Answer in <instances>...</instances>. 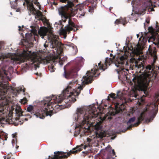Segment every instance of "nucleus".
Masks as SVG:
<instances>
[{"label": "nucleus", "instance_id": "nucleus-20", "mask_svg": "<svg viewBox=\"0 0 159 159\" xmlns=\"http://www.w3.org/2000/svg\"><path fill=\"white\" fill-rule=\"evenodd\" d=\"M67 45L70 47V49H73V50H74L75 53H76L77 52V50L75 46L73 44H67Z\"/></svg>", "mask_w": 159, "mask_h": 159}, {"label": "nucleus", "instance_id": "nucleus-61", "mask_svg": "<svg viewBox=\"0 0 159 159\" xmlns=\"http://www.w3.org/2000/svg\"><path fill=\"white\" fill-rule=\"evenodd\" d=\"M27 33H25L26 35H27Z\"/></svg>", "mask_w": 159, "mask_h": 159}, {"label": "nucleus", "instance_id": "nucleus-44", "mask_svg": "<svg viewBox=\"0 0 159 159\" xmlns=\"http://www.w3.org/2000/svg\"><path fill=\"white\" fill-rule=\"evenodd\" d=\"M17 1V0H15V1H14V3L16 4V5H15L14 6V7H15V6H16V3L15 2H16Z\"/></svg>", "mask_w": 159, "mask_h": 159}, {"label": "nucleus", "instance_id": "nucleus-57", "mask_svg": "<svg viewBox=\"0 0 159 159\" xmlns=\"http://www.w3.org/2000/svg\"><path fill=\"white\" fill-rule=\"evenodd\" d=\"M123 25H125V23H123Z\"/></svg>", "mask_w": 159, "mask_h": 159}, {"label": "nucleus", "instance_id": "nucleus-47", "mask_svg": "<svg viewBox=\"0 0 159 159\" xmlns=\"http://www.w3.org/2000/svg\"><path fill=\"white\" fill-rule=\"evenodd\" d=\"M136 36H137V38H139V34H136Z\"/></svg>", "mask_w": 159, "mask_h": 159}, {"label": "nucleus", "instance_id": "nucleus-55", "mask_svg": "<svg viewBox=\"0 0 159 159\" xmlns=\"http://www.w3.org/2000/svg\"><path fill=\"white\" fill-rule=\"evenodd\" d=\"M115 66L117 67H119V66L117 65H115Z\"/></svg>", "mask_w": 159, "mask_h": 159}, {"label": "nucleus", "instance_id": "nucleus-3", "mask_svg": "<svg viewBox=\"0 0 159 159\" xmlns=\"http://www.w3.org/2000/svg\"><path fill=\"white\" fill-rule=\"evenodd\" d=\"M95 109L94 104L89 105L87 111L84 107H78L76 113L73 116V120L78 123L84 125L88 122L91 118H96L97 116V112L95 111Z\"/></svg>", "mask_w": 159, "mask_h": 159}, {"label": "nucleus", "instance_id": "nucleus-23", "mask_svg": "<svg viewBox=\"0 0 159 159\" xmlns=\"http://www.w3.org/2000/svg\"><path fill=\"white\" fill-rule=\"evenodd\" d=\"M12 114L13 113L11 111H9L8 114V119L9 120H11L12 121L13 120L15 119H15V118H12Z\"/></svg>", "mask_w": 159, "mask_h": 159}, {"label": "nucleus", "instance_id": "nucleus-28", "mask_svg": "<svg viewBox=\"0 0 159 159\" xmlns=\"http://www.w3.org/2000/svg\"><path fill=\"white\" fill-rule=\"evenodd\" d=\"M27 100L26 98H24L23 99H21L20 102L23 104H25L27 102Z\"/></svg>", "mask_w": 159, "mask_h": 159}, {"label": "nucleus", "instance_id": "nucleus-2", "mask_svg": "<svg viewBox=\"0 0 159 159\" xmlns=\"http://www.w3.org/2000/svg\"><path fill=\"white\" fill-rule=\"evenodd\" d=\"M30 27V29H29V30L34 34L36 33L37 30H38V34L42 39H43L44 36H46L47 33L49 32V34L48 35V37L49 40V47L51 48H54L58 54L61 53L62 47L61 43L57 39V36L54 35L51 30L49 31L46 27L39 29V27L36 24L31 25Z\"/></svg>", "mask_w": 159, "mask_h": 159}, {"label": "nucleus", "instance_id": "nucleus-52", "mask_svg": "<svg viewBox=\"0 0 159 159\" xmlns=\"http://www.w3.org/2000/svg\"><path fill=\"white\" fill-rule=\"evenodd\" d=\"M25 64H26V65L27 66H28L29 65V64L27 63H25Z\"/></svg>", "mask_w": 159, "mask_h": 159}, {"label": "nucleus", "instance_id": "nucleus-41", "mask_svg": "<svg viewBox=\"0 0 159 159\" xmlns=\"http://www.w3.org/2000/svg\"><path fill=\"white\" fill-rule=\"evenodd\" d=\"M26 116H29V118H31V116H30L29 114H26Z\"/></svg>", "mask_w": 159, "mask_h": 159}, {"label": "nucleus", "instance_id": "nucleus-42", "mask_svg": "<svg viewBox=\"0 0 159 159\" xmlns=\"http://www.w3.org/2000/svg\"><path fill=\"white\" fill-rule=\"evenodd\" d=\"M146 22L147 23H149V20H146Z\"/></svg>", "mask_w": 159, "mask_h": 159}, {"label": "nucleus", "instance_id": "nucleus-48", "mask_svg": "<svg viewBox=\"0 0 159 159\" xmlns=\"http://www.w3.org/2000/svg\"><path fill=\"white\" fill-rule=\"evenodd\" d=\"M105 136V135L104 134H103V135H102V137H101V138H102V137H104Z\"/></svg>", "mask_w": 159, "mask_h": 159}, {"label": "nucleus", "instance_id": "nucleus-63", "mask_svg": "<svg viewBox=\"0 0 159 159\" xmlns=\"http://www.w3.org/2000/svg\"><path fill=\"white\" fill-rule=\"evenodd\" d=\"M73 51L75 53V52H74V50H73Z\"/></svg>", "mask_w": 159, "mask_h": 159}, {"label": "nucleus", "instance_id": "nucleus-33", "mask_svg": "<svg viewBox=\"0 0 159 159\" xmlns=\"http://www.w3.org/2000/svg\"><path fill=\"white\" fill-rule=\"evenodd\" d=\"M149 3V6H154V7H156V5H154V4H153L151 2H148Z\"/></svg>", "mask_w": 159, "mask_h": 159}, {"label": "nucleus", "instance_id": "nucleus-9", "mask_svg": "<svg viewBox=\"0 0 159 159\" xmlns=\"http://www.w3.org/2000/svg\"><path fill=\"white\" fill-rule=\"evenodd\" d=\"M8 103V102L5 97L0 100V117H3L6 115L5 106Z\"/></svg>", "mask_w": 159, "mask_h": 159}, {"label": "nucleus", "instance_id": "nucleus-32", "mask_svg": "<svg viewBox=\"0 0 159 159\" xmlns=\"http://www.w3.org/2000/svg\"><path fill=\"white\" fill-rule=\"evenodd\" d=\"M153 120V118L151 117L149 119H147L146 120V122L147 123H148L150 122L151 121Z\"/></svg>", "mask_w": 159, "mask_h": 159}, {"label": "nucleus", "instance_id": "nucleus-53", "mask_svg": "<svg viewBox=\"0 0 159 159\" xmlns=\"http://www.w3.org/2000/svg\"><path fill=\"white\" fill-rule=\"evenodd\" d=\"M14 142V139H13L12 141V143L13 142Z\"/></svg>", "mask_w": 159, "mask_h": 159}, {"label": "nucleus", "instance_id": "nucleus-56", "mask_svg": "<svg viewBox=\"0 0 159 159\" xmlns=\"http://www.w3.org/2000/svg\"><path fill=\"white\" fill-rule=\"evenodd\" d=\"M100 64H101V63H99L98 64V65L99 66H100Z\"/></svg>", "mask_w": 159, "mask_h": 159}, {"label": "nucleus", "instance_id": "nucleus-31", "mask_svg": "<svg viewBox=\"0 0 159 159\" xmlns=\"http://www.w3.org/2000/svg\"><path fill=\"white\" fill-rule=\"evenodd\" d=\"M43 46L44 48L43 49V50L45 51L46 50H45V49H46V50H47V48H48V44H47L46 43H45L44 44Z\"/></svg>", "mask_w": 159, "mask_h": 159}, {"label": "nucleus", "instance_id": "nucleus-39", "mask_svg": "<svg viewBox=\"0 0 159 159\" xmlns=\"http://www.w3.org/2000/svg\"><path fill=\"white\" fill-rule=\"evenodd\" d=\"M67 0H60V2H65Z\"/></svg>", "mask_w": 159, "mask_h": 159}, {"label": "nucleus", "instance_id": "nucleus-60", "mask_svg": "<svg viewBox=\"0 0 159 159\" xmlns=\"http://www.w3.org/2000/svg\"><path fill=\"white\" fill-rule=\"evenodd\" d=\"M7 140V139L6 138L5 139V140Z\"/></svg>", "mask_w": 159, "mask_h": 159}, {"label": "nucleus", "instance_id": "nucleus-59", "mask_svg": "<svg viewBox=\"0 0 159 159\" xmlns=\"http://www.w3.org/2000/svg\"><path fill=\"white\" fill-rule=\"evenodd\" d=\"M10 14H11V15H12V13H11V12H10Z\"/></svg>", "mask_w": 159, "mask_h": 159}, {"label": "nucleus", "instance_id": "nucleus-49", "mask_svg": "<svg viewBox=\"0 0 159 159\" xmlns=\"http://www.w3.org/2000/svg\"><path fill=\"white\" fill-rule=\"evenodd\" d=\"M87 147V146H86V145H85V146H84V149H86V148Z\"/></svg>", "mask_w": 159, "mask_h": 159}, {"label": "nucleus", "instance_id": "nucleus-27", "mask_svg": "<svg viewBox=\"0 0 159 159\" xmlns=\"http://www.w3.org/2000/svg\"><path fill=\"white\" fill-rule=\"evenodd\" d=\"M135 120V117H133L130 118L128 121L127 122V124H128L131 123L133 122Z\"/></svg>", "mask_w": 159, "mask_h": 159}, {"label": "nucleus", "instance_id": "nucleus-7", "mask_svg": "<svg viewBox=\"0 0 159 159\" xmlns=\"http://www.w3.org/2000/svg\"><path fill=\"white\" fill-rule=\"evenodd\" d=\"M58 57L59 58L58 59L57 58L52 60L51 61V64L48 66L49 70L51 72H52L54 71L55 68H54V66L57 63L58 61H59V64L62 66L63 64V62L66 59V57H61V56H58Z\"/></svg>", "mask_w": 159, "mask_h": 159}, {"label": "nucleus", "instance_id": "nucleus-46", "mask_svg": "<svg viewBox=\"0 0 159 159\" xmlns=\"http://www.w3.org/2000/svg\"><path fill=\"white\" fill-rule=\"evenodd\" d=\"M115 136L113 137H111V139H112L113 140V139H115Z\"/></svg>", "mask_w": 159, "mask_h": 159}, {"label": "nucleus", "instance_id": "nucleus-8", "mask_svg": "<svg viewBox=\"0 0 159 159\" xmlns=\"http://www.w3.org/2000/svg\"><path fill=\"white\" fill-rule=\"evenodd\" d=\"M15 110L16 114L15 119L16 120H21L22 121V122L21 121H20V125L22 124L24 121L22 120V119H20V117L23 116L22 113L23 111L21 110V108L20 106H12L11 108V109L10 111L12 112V111Z\"/></svg>", "mask_w": 159, "mask_h": 159}, {"label": "nucleus", "instance_id": "nucleus-10", "mask_svg": "<svg viewBox=\"0 0 159 159\" xmlns=\"http://www.w3.org/2000/svg\"><path fill=\"white\" fill-rule=\"evenodd\" d=\"M52 111L48 110L46 108H45L43 111L36 112L34 114V115L37 118H39L40 119H43L45 118V115L46 116H49L51 117L52 115Z\"/></svg>", "mask_w": 159, "mask_h": 159}, {"label": "nucleus", "instance_id": "nucleus-17", "mask_svg": "<svg viewBox=\"0 0 159 159\" xmlns=\"http://www.w3.org/2000/svg\"><path fill=\"white\" fill-rule=\"evenodd\" d=\"M143 113H142L141 114L140 116L138 118V121L134 124V126H136L140 124V122L143 120Z\"/></svg>", "mask_w": 159, "mask_h": 159}, {"label": "nucleus", "instance_id": "nucleus-1", "mask_svg": "<svg viewBox=\"0 0 159 159\" xmlns=\"http://www.w3.org/2000/svg\"><path fill=\"white\" fill-rule=\"evenodd\" d=\"M94 75L93 74L90 73L89 71H87L85 75L84 76L81 80V83L78 87L76 91H72L74 89L72 88L73 86L72 82H70L69 85L66 88L64 89L62 93L59 96H53L51 99L48 97V100L49 102L54 100L55 103H57L58 104L55 106L56 109L60 110L67 107L68 105L66 103L68 102L69 100L70 102H75L76 100L75 96H78L80 93V91L83 89L84 85L91 83L92 81V77Z\"/></svg>", "mask_w": 159, "mask_h": 159}, {"label": "nucleus", "instance_id": "nucleus-35", "mask_svg": "<svg viewBox=\"0 0 159 159\" xmlns=\"http://www.w3.org/2000/svg\"><path fill=\"white\" fill-rule=\"evenodd\" d=\"M87 141L89 143L91 142V139L89 138H87Z\"/></svg>", "mask_w": 159, "mask_h": 159}, {"label": "nucleus", "instance_id": "nucleus-62", "mask_svg": "<svg viewBox=\"0 0 159 159\" xmlns=\"http://www.w3.org/2000/svg\"><path fill=\"white\" fill-rule=\"evenodd\" d=\"M129 128V127H128L127 128V129H128Z\"/></svg>", "mask_w": 159, "mask_h": 159}, {"label": "nucleus", "instance_id": "nucleus-45", "mask_svg": "<svg viewBox=\"0 0 159 159\" xmlns=\"http://www.w3.org/2000/svg\"><path fill=\"white\" fill-rule=\"evenodd\" d=\"M150 9H151V11H154V9L152 7L150 8Z\"/></svg>", "mask_w": 159, "mask_h": 159}, {"label": "nucleus", "instance_id": "nucleus-15", "mask_svg": "<svg viewBox=\"0 0 159 159\" xmlns=\"http://www.w3.org/2000/svg\"><path fill=\"white\" fill-rule=\"evenodd\" d=\"M23 55L13 58V60L16 63L20 64L21 62H24L25 61L24 57L22 56Z\"/></svg>", "mask_w": 159, "mask_h": 159}, {"label": "nucleus", "instance_id": "nucleus-5", "mask_svg": "<svg viewBox=\"0 0 159 159\" xmlns=\"http://www.w3.org/2000/svg\"><path fill=\"white\" fill-rule=\"evenodd\" d=\"M25 2L23 3V5L26 4L28 10L32 14L35 16L37 20H41L43 22L47 23V20L43 17L41 12L38 10H36L33 6L32 2L29 0H24Z\"/></svg>", "mask_w": 159, "mask_h": 159}, {"label": "nucleus", "instance_id": "nucleus-40", "mask_svg": "<svg viewBox=\"0 0 159 159\" xmlns=\"http://www.w3.org/2000/svg\"><path fill=\"white\" fill-rule=\"evenodd\" d=\"M12 137L13 138H15V135L14 134H12Z\"/></svg>", "mask_w": 159, "mask_h": 159}, {"label": "nucleus", "instance_id": "nucleus-34", "mask_svg": "<svg viewBox=\"0 0 159 159\" xmlns=\"http://www.w3.org/2000/svg\"><path fill=\"white\" fill-rule=\"evenodd\" d=\"M120 23V20H116V21H115V23L116 24H118L119 23Z\"/></svg>", "mask_w": 159, "mask_h": 159}, {"label": "nucleus", "instance_id": "nucleus-43", "mask_svg": "<svg viewBox=\"0 0 159 159\" xmlns=\"http://www.w3.org/2000/svg\"><path fill=\"white\" fill-rule=\"evenodd\" d=\"M18 27L19 28V29L18 30H21V27L20 26H18Z\"/></svg>", "mask_w": 159, "mask_h": 159}, {"label": "nucleus", "instance_id": "nucleus-25", "mask_svg": "<svg viewBox=\"0 0 159 159\" xmlns=\"http://www.w3.org/2000/svg\"><path fill=\"white\" fill-rule=\"evenodd\" d=\"M64 75L65 76V77L66 79H69L70 78V75L68 73H67V74L66 73V70L65 69V67L64 68Z\"/></svg>", "mask_w": 159, "mask_h": 159}, {"label": "nucleus", "instance_id": "nucleus-22", "mask_svg": "<svg viewBox=\"0 0 159 159\" xmlns=\"http://www.w3.org/2000/svg\"><path fill=\"white\" fill-rule=\"evenodd\" d=\"M96 5H93L92 6H89V12L91 13H92L93 12V11L94 9L96 7Z\"/></svg>", "mask_w": 159, "mask_h": 159}, {"label": "nucleus", "instance_id": "nucleus-24", "mask_svg": "<svg viewBox=\"0 0 159 159\" xmlns=\"http://www.w3.org/2000/svg\"><path fill=\"white\" fill-rule=\"evenodd\" d=\"M117 98L121 99V97L123 96V93L120 91H117L116 93Z\"/></svg>", "mask_w": 159, "mask_h": 159}, {"label": "nucleus", "instance_id": "nucleus-11", "mask_svg": "<svg viewBox=\"0 0 159 159\" xmlns=\"http://www.w3.org/2000/svg\"><path fill=\"white\" fill-rule=\"evenodd\" d=\"M31 63H29V64H34V66L36 67H39V64L42 63L41 59L37 57H35L30 59Z\"/></svg>", "mask_w": 159, "mask_h": 159}, {"label": "nucleus", "instance_id": "nucleus-38", "mask_svg": "<svg viewBox=\"0 0 159 159\" xmlns=\"http://www.w3.org/2000/svg\"><path fill=\"white\" fill-rule=\"evenodd\" d=\"M34 3H35V4H37V6H39V3L38 2H37L36 1H35L34 2Z\"/></svg>", "mask_w": 159, "mask_h": 159}, {"label": "nucleus", "instance_id": "nucleus-19", "mask_svg": "<svg viewBox=\"0 0 159 159\" xmlns=\"http://www.w3.org/2000/svg\"><path fill=\"white\" fill-rule=\"evenodd\" d=\"M82 146H77L76 147V148H74L73 149V150H75V148L77 149L75 151H72L71 150H70V153H74L75 152H77L79 151H80L82 149Z\"/></svg>", "mask_w": 159, "mask_h": 159}, {"label": "nucleus", "instance_id": "nucleus-13", "mask_svg": "<svg viewBox=\"0 0 159 159\" xmlns=\"http://www.w3.org/2000/svg\"><path fill=\"white\" fill-rule=\"evenodd\" d=\"M130 62L132 63H134L135 64V66L138 68H142L143 69L144 66L142 61H136L135 59H130Z\"/></svg>", "mask_w": 159, "mask_h": 159}, {"label": "nucleus", "instance_id": "nucleus-29", "mask_svg": "<svg viewBox=\"0 0 159 159\" xmlns=\"http://www.w3.org/2000/svg\"><path fill=\"white\" fill-rule=\"evenodd\" d=\"M110 95V97L111 98H113L114 99H115L117 98L116 94V95L115 93H111Z\"/></svg>", "mask_w": 159, "mask_h": 159}, {"label": "nucleus", "instance_id": "nucleus-30", "mask_svg": "<svg viewBox=\"0 0 159 159\" xmlns=\"http://www.w3.org/2000/svg\"><path fill=\"white\" fill-rule=\"evenodd\" d=\"M156 26V30H159V23L157 22H156V25H155Z\"/></svg>", "mask_w": 159, "mask_h": 159}, {"label": "nucleus", "instance_id": "nucleus-50", "mask_svg": "<svg viewBox=\"0 0 159 159\" xmlns=\"http://www.w3.org/2000/svg\"><path fill=\"white\" fill-rule=\"evenodd\" d=\"M142 33H142V32H141V38H142V37L143 36V35H142Z\"/></svg>", "mask_w": 159, "mask_h": 159}, {"label": "nucleus", "instance_id": "nucleus-54", "mask_svg": "<svg viewBox=\"0 0 159 159\" xmlns=\"http://www.w3.org/2000/svg\"><path fill=\"white\" fill-rule=\"evenodd\" d=\"M39 9H40V10L41 9V7H40V6H39Z\"/></svg>", "mask_w": 159, "mask_h": 159}, {"label": "nucleus", "instance_id": "nucleus-4", "mask_svg": "<svg viewBox=\"0 0 159 159\" xmlns=\"http://www.w3.org/2000/svg\"><path fill=\"white\" fill-rule=\"evenodd\" d=\"M73 6L72 2L70 1H67V4L65 5L66 7H61L59 8L58 10L59 15L61 16L62 18V20L59 21V23L60 24H62V22H65L66 21V19H68V24L65 26L64 28L61 30L60 31V33L64 36L66 35L67 33H69L70 30H72L73 27H75V25L70 19L68 18L66 15L67 12L66 9L69 7L68 10H70L71 11V13L72 15H74L77 13L76 9H72L71 8Z\"/></svg>", "mask_w": 159, "mask_h": 159}, {"label": "nucleus", "instance_id": "nucleus-14", "mask_svg": "<svg viewBox=\"0 0 159 159\" xmlns=\"http://www.w3.org/2000/svg\"><path fill=\"white\" fill-rule=\"evenodd\" d=\"M145 9H143V11H141L140 10H139L138 13L135 14L132 13L131 16L130 17V18L131 19V20H134V21H136L137 19L135 18L138 16H142L144 15L145 13Z\"/></svg>", "mask_w": 159, "mask_h": 159}, {"label": "nucleus", "instance_id": "nucleus-58", "mask_svg": "<svg viewBox=\"0 0 159 159\" xmlns=\"http://www.w3.org/2000/svg\"><path fill=\"white\" fill-rule=\"evenodd\" d=\"M134 97H135V98H136L137 95H135V96H134Z\"/></svg>", "mask_w": 159, "mask_h": 159}, {"label": "nucleus", "instance_id": "nucleus-36", "mask_svg": "<svg viewBox=\"0 0 159 159\" xmlns=\"http://www.w3.org/2000/svg\"><path fill=\"white\" fill-rule=\"evenodd\" d=\"M4 159H10V157H7L6 156H4Z\"/></svg>", "mask_w": 159, "mask_h": 159}, {"label": "nucleus", "instance_id": "nucleus-12", "mask_svg": "<svg viewBox=\"0 0 159 159\" xmlns=\"http://www.w3.org/2000/svg\"><path fill=\"white\" fill-rule=\"evenodd\" d=\"M159 37V34H157L155 36H152L150 37L149 39L148 40V42L149 43L150 42H153L155 41L156 39H158V41L157 42H153V43L156 45L157 48H159V39L158 37Z\"/></svg>", "mask_w": 159, "mask_h": 159}, {"label": "nucleus", "instance_id": "nucleus-16", "mask_svg": "<svg viewBox=\"0 0 159 159\" xmlns=\"http://www.w3.org/2000/svg\"><path fill=\"white\" fill-rule=\"evenodd\" d=\"M14 91L15 92H16L17 93H19L21 92H23V94L24 95L25 94V89L23 86L18 87V89H14Z\"/></svg>", "mask_w": 159, "mask_h": 159}, {"label": "nucleus", "instance_id": "nucleus-6", "mask_svg": "<svg viewBox=\"0 0 159 159\" xmlns=\"http://www.w3.org/2000/svg\"><path fill=\"white\" fill-rule=\"evenodd\" d=\"M116 109H114L112 111H110L105 115V116L102 118V120H104L106 119L111 120L112 118L111 116H115L117 114L121 113L123 110L125 109V105L122 103L120 104H118L115 106Z\"/></svg>", "mask_w": 159, "mask_h": 159}, {"label": "nucleus", "instance_id": "nucleus-37", "mask_svg": "<svg viewBox=\"0 0 159 159\" xmlns=\"http://www.w3.org/2000/svg\"><path fill=\"white\" fill-rule=\"evenodd\" d=\"M112 153L114 155H115V152L114 149L112 150Z\"/></svg>", "mask_w": 159, "mask_h": 159}, {"label": "nucleus", "instance_id": "nucleus-18", "mask_svg": "<svg viewBox=\"0 0 159 159\" xmlns=\"http://www.w3.org/2000/svg\"><path fill=\"white\" fill-rule=\"evenodd\" d=\"M143 45H141L138 43L136 48L137 52L138 53H140L141 51L143 49Z\"/></svg>", "mask_w": 159, "mask_h": 159}, {"label": "nucleus", "instance_id": "nucleus-51", "mask_svg": "<svg viewBox=\"0 0 159 159\" xmlns=\"http://www.w3.org/2000/svg\"><path fill=\"white\" fill-rule=\"evenodd\" d=\"M24 120H26V121H27L28 120V119L27 118H25L24 119Z\"/></svg>", "mask_w": 159, "mask_h": 159}, {"label": "nucleus", "instance_id": "nucleus-26", "mask_svg": "<svg viewBox=\"0 0 159 159\" xmlns=\"http://www.w3.org/2000/svg\"><path fill=\"white\" fill-rule=\"evenodd\" d=\"M126 58V56L124 55H122L120 57V60L122 61L121 63L122 64H123V62H122L125 60Z\"/></svg>", "mask_w": 159, "mask_h": 159}, {"label": "nucleus", "instance_id": "nucleus-21", "mask_svg": "<svg viewBox=\"0 0 159 159\" xmlns=\"http://www.w3.org/2000/svg\"><path fill=\"white\" fill-rule=\"evenodd\" d=\"M33 106L31 105H30L27 108V111L30 112L31 114L34 113Z\"/></svg>", "mask_w": 159, "mask_h": 159}]
</instances>
